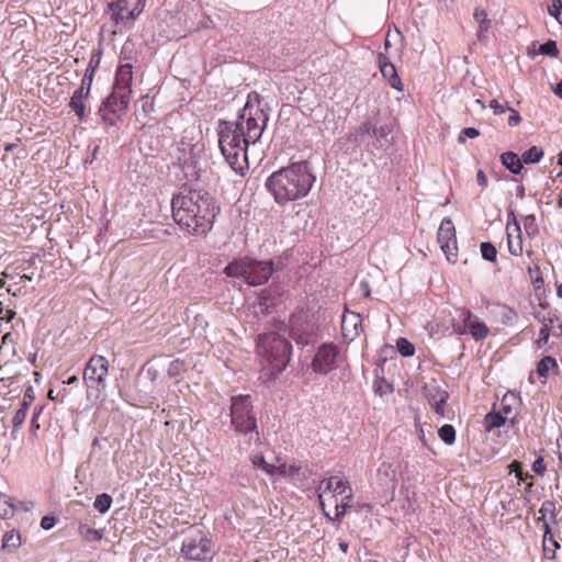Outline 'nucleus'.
Instances as JSON below:
<instances>
[{"instance_id": "14", "label": "nucleus", "mask_w": 562, "mask_h": 562, "mask_svg": "<svg viewBox=\"0 0 562 562\" xmlns=\"http://www.w3.org/2000/svg\"><path fill=\"white\" fill-rule=\"evenodd\" d=\"M376 483L382 492L393 493L397 486L396 471L392 464L382 462L376 471Z\"/></svg>"}, {"instance_id": "24", "label": "nucleus", "mask_w": 562, "mask_h": 562, "mask_svg": "<svg viewBox=\"0 0 562 562\" xmlns=\"http://www.w3.org/2000/svg\"><path fill=\"white\" fill-rule=\"evenodd\" d=\"M99 115L102 120V123L104 124L106 132H109V130L112 127L119 128V123L122 122L123 119L122 115L112 113V111L106 110L105 106L99 108Z\"/></svg>"}, {"instance_id": "17", "label": "nucleus", "mask_w": 562, "mask_h": 562, "mask_svg": "<svg viewBox=\"0 0 562 562\" xmlns=\"http://www.w3.org/2000/svg\"><path fill=\"white\" fill-rule=\"evenodd\" d=\"M313 329L308 324L299 323V321L291 319V338L301 346H306L311 341Z\"/></svg>"}, {"instance_id": "32", "label": "nucleus", "mask_w": 562, "mask_h": 562, "mask_svg": "<svg viewBox=\"0 0 562 562\" xmlns=\"http://www.w3.org/2000/svg\"><path fill=\"white\" fill-rule=\"evenodd\" d=\"M553 367H557L555 359L551 356H546L538 362L537 373L542 378H547L550 369Z\"/></svg>"}, {"instance_id": "9", "label": "nucleus", "mask_w": 562, "mask_h": 562, "mask_svg": "<svg viewBox=\"0 0 562 562\" xmlns=\"http://www.w3.org/2000/svg\"><path fill=\"white\" fill-rule=\"evenodd\" d=\"M180 553L191 561L212 560L214 555L212 540L206 532L192 527L184 535Z\"/></svg>"}, {"instance_id": "36", "label": "nucleus", "mask_w": 562, "mask_h": 562, "mask_svg": "<svg viewBox=\"0 0 562 562\" xmlns=\"http://www.w3.org/2000/svg\"><path fill=\"white\" fill-rule=\"evenodd\" d=\"M254 464L260 469H262L266 473L268 474H274L276 472H280V473H284L285 472V465H281L279 468L268 463L265 458L261 456V457H257L255 460H254Z\"/></svg>"}, {"instance_id": "64", "label": "nucleus", "mask_w": 562, "mask_h": 562, "mask_svg": "<svg viewBox=\"0 0 562 562\" xmlns=\"http://www.w3.org/2000/svg\"><path fill=\"white\" fill-rule=\"evenodd\" d=\"M553 92L562 99V80L555 86Z\"/></svg>"}, {"instance_id": "5", "label": "nucleus", "mask_w": 562, "mask_h": 562, "mask_svg": "<svg viewBox=\"0 0 562 562\" xmlns=\"http://www.w3.org/2000/svg\"><path fill=\"white\" fill-rule=\"evenodd\" d=\"M282 268L281 259L273 261L245 257L229 262L223 272L229 278H243L250 286H258L268 282L272 273Z\"/></svg>"}, {"instance_id": "42", "label": "nucleus", "mask_w": 562, "mask_h": 562, "mask_svg": "<svg viewBox=\"0 0 562 562\" xmlns=\"http://www.w3.org/2000/svg\"><path fill=\"white\" fill-rule=\"evenodd\" d=\"M539 54L550 57H557L559 55L557 42L553 40H549L546 43L541 44L539 46Z\"/></svg>"}, {"instance_id": "56", "label": "nucleus", "mask_w": 562, "mask_h": 562, "mask_svg": "<svg viewBox=\"0 0 562 562\" xmlns=\"http://www.w3.org/2000/svg\"><path fill=\"white\" fill-rule=\"evenodd\" d=\"M56 525V518L54 516H44L41 519V527L44 530H49Z\"/></svg>"}, {"instance_id": "59", "label": "nucleus", "mask_w": 562, "mask_h": 562, "mask_svg": "<svg viewBox=\"0 0 562 562\" xmlns=\"http://www.w3.org/2000/svg\"><path fill=\"white\" fill-rule=\"evenodd\" d=\"M509 473L519 474L522 471V463L518 460H514L508 464Z\"/></svg>"}, {"instance_id": "33", "label": "nucleus", "mask_w": 562, "mask_h": 562, "mask_svg": "<svg viewBox=\"0 0 562 562\" xmlns=\"http://www.w3.org/2000/svg\"><path fill=\"white\" fill-rule=\"evenodd\" d=\"M112 505V497L106 493L99 494L93 503V507L100 513L105 514Z\"/></svg>"}, {"instance_id": "3", "label": "nucleus", "mask_w": 562, "mask_h": 562, "mask_svg": "<svg viewBox=\"0 0 562 562\" xmlns=\"http://www.w3.org/2000/svg\"><path fill=\"white\" fill-rule=\"evenodd\" d=\"M243 122L221 121L218 124V146L225 161L236 173L244 176L248 170L247 148Z\"/></svg>"}, {"instance_id": "6", "label": "nucleus", "mask_w": 562, "mask_h": 562, "mask_svg": "<svg viewBox=\"0 0 562 562\" xmlns=\"http://www.w3.org/2000/svg\"><path fill=\"white\" fill-rule=\"evenodd\" d=\"M259 348H261L263 361L268 364L272 376L280 374L290 362L292 345L285 337L277 333L260 336Z\"/></svg>"}, {"instance_id": "4", "label": "nucleus", "mask_w": 562, "mask_h": 562, "mask_svg": "<svg viewBox=\"0 0 562 562\" xmlns=\"http://www.w3.org/2000/svg\"><path fill=\"white\" fill-rule=\"evenodd\" d=\"M231 424L235 432L241 438L240 449H249L252 445L260 443L258 422L254 409L251 396L239 394L231 398Z\"/></svg>"}, {"instance_id": "7", "label": "nucleus", "mask_w": 562, "mask_h": 562, "mask_svg": "<svg viewBox=\"0 0 562 562\" xmlns=\"http://www.w3.org/2000/svg\"><path fill=\"white\" fill-rule=\"evenodd\" d=\"M252 100L258 104L260 103V95L255 91L248 94L247 102L239 112L236 122H243L246 142L256 144L261 138L269 117L261 108L252 105Z\"/></svg>"}, {"instance_id": "39", "label": "nucleus", "mask_w": 562, "mask_h": 562, "mask_svg": "<svg viewBox=\"0 0 562 562\" xmlns=\"http://www.w3.org/2000/svg\"><path fill=\"white\" fill-rule=\"evenodd\" d=\"M438 436L446 445H452L456 441V429L452 425L445 424L439 428Z\"/></svg>"}, {"instance_id": "30", "label": "nucleus", "mask_w": 562, "mask_h": 562, "mask_svg": "<svg viewBox=\"0 0 562 562\" xmlns=\"http://www.w3.org/2000/svg\"><path fill=\"white\" fill-rule=\"evenodd\" d=\"M507 246L508 251L513 256H521L522 255V238L521 233H517V236L513 238V235L510 232H507Z\"/></svg>"}, {"instance_id": "1", "label": "nucleus", "mask_w": 562, "mask_h": 562, "mask_svg": "<svg viewBox=\"0 0 562 562\" xmlns=\"http://www.w3.org/2000/svg\"><path fill=\"white\" fill-rule=\"evenodd\" d=\"M172 217L187 233L206 235L213 227L220 205L213 195L202 189L183 187L172 196Z\"/></svg>"}, {"instance_id": "13", "label": "nucleus", "mask_w": 562, "mask_h": 562, "mask_svg": "<svg viewBox=\"0 0 562 562\" xmlns=\"http://www.w3.org/2000/svg\"><path fill=\"white\" fill-rule=\"evenodd\" d=\"M424 395L431 405L436 414L445 415V405L449 398V393L435 384H426L423 389Z\"/></svg>"}, {"instance_id": "19", "label": "nucleus", "mask_w": 562, "mask_h": 562, "mask_svg": "<svg viewBox=\"0 0 562 562\" xmlns=\"http://www.w3.org/2000/svg\"><path fill=\"white\" fill-rule=\"evenodd\" d=\"M502 165L513 175H519L524 169V161L514 151H505L501 155Z\"/></svg>"}, {"instance_id": "31", "label": "nucleus", "mask_w": 562, "mask_h": 562, "mask_svg": "<svg viewBox=\"0 0 562 562\" xmlns=\"http://www.w3.org/2000/svg\"><path fill=\"white\" fill-rule=\"evenodd\" d=\"M498 315L504 325H514L518 318L516 311L507 305L499 306Z\"/></svg>"}, {"instance_id": "62", "label": "nucleus", "mask_w": 562, "mask_h": 562, "mask_svg": "<svg viewBox=\"0 0 562 562\" xmlns=\"http://www.w3.org/2000/svg\"><path fill=\"white\" fill-rule=\"evenodd\" d=\"M378 59H379V67H384V65H392V63L390 61L389 57L386 55H384L383 53H380L379 56H378Z\"/></svg>"}, {"instance_id": "47", "label": "nucleus", "mask_w": 562, "mask_h": 562, "mask_svg": "<svg viewBox=\"0 0 562 562\" xmlns=\"http://www.w3.org/2000/svg\"><path fill=\"white\" fill-rule=\"evenodd\" d=\"M539 514H550V518L553 522L557 521L555 503L552 501H544L539 509Z\"/></svg>"}, {"instance_id": "60", "label": "nucleus", "mask_w": 562, "mask_h": 562, "mask_svg": "<svg viewBox=\"0 0 562 562\" xmlns=\"http://www.w3.org/2000/svg\"><path fill=\"white\" fill-rule=\"evenodd\" d=\"M476 181L480 187H482V188L487 187V177L482 169L477 170V172H476Z\"/></svg>"}, {"instance_id": "51", "label": "nucleus", "mask_w": 562, "mask_h": 562, "mask_svg": "<svg viewBox=\"0 0 562 562\" xmlns=\"http://www.w3.org/2000/svg\"><path fill=\"white\" fill-rule=\"evenodd\" d=\"M509 400H513L515 401V396L512 394V395H505L503 398H502V402H501V411L503 413L504 416H508L512 412V406L510 404L508 403Z\"/></svg>"}, {"instance_id": "55", "label": "nucleus", "mask_w": 562, "mask_h": 562, "mask_svg": "<svg viewBox=\"0 0 562 562\" xmlns=\"http://www.w3.org/2000/svg\"><path fill=\"white\" fill-rule=\"evenodd\" d=\"M512 222L515 225V232L520 234V226H519V224H518V222L516 220L515 212H514V210L512 207H509L508 209V215H507V228H506L507 232H509V225H510Z\"/></svg>"}, {"instance_id": "11", "label": "nucleus", "mask_w": 562, "mask_h": 562, "mask_svg": "<svg viewBox=\"0 0 562 562\" xmlns=\"http://www.w3.org/2000/svg\"><path fill=\"white\" fill-rule=\"evenodd\" d=\"M338 350L336 346L331 344H323L316 351L313 361L312 369L314 372L319 374H326L335 368L336 358Z\"/></svg>"}, {"instance_id": "40", "label": "nucleus", "mask_w": 562, "mask_h": 562, "mask_svg": "<svg viewBox=\"0 0 562 562\" xmlns=\"http://www.w3.org/2000/svg\"><path fill=\"white\" fill-rule=\"evenodd\" d=\"M396 348L403 357H411L415 353L414 345L404 337L397 339Z\"/></svg>"}, {"instance_id": "46", "label": "nucleus", "mask_w": 562, "mask_h": 562, "mask_svg": "<svg viewBox=\"0 0 562 562\" xmlns=\"http://www.w3.org/2000/svg\"><path fill=\"white\" fill-rule=\"evenodd\" d=\"M27 416V409L26 404L21 405V407L15 412L13 418H12V425L15 429L20 428L23 423L25 422V418Z\"/></svg>"}, {"instance_id": "54", "label": "nucleus", "mask_w": 562, "mask_h": 562, "mask_svg": "<svg viewBox=\"0 0 562 562\" xmlns=\"http://www.w3.org/2000/svg\"><path fill=\"white\" fill-rule=\"evenodd\" d=\"M348 507H349L348 503H345V502H341L340 504H336L335 518H330V519L331 520L333 519L340 520L345 516Z\"/></svg>"}, {"instance_id": "10", "label": "nucleus", "mask_w": 562, "mask_h": 562, "mask_svg": "<svg viewBox=\"0 0 562 562\" xmlns=\"http://www.w3.org/2000/svg\"><path fill=\"white\" fill-rule=\"evenodd\" d=\"M437 239L448 261L454 262L457 259L456 228L449 217H446L441 221L437 234Z\"/></svg>"}, {"instance_id": "61", "label": "nucleus", "mask_w": 562, "mask_h": 562, "mask_svg": "<svg viewBox=\"0 0 562 562\" xmlns=\"http://www.w3.org/2000/svg\"><path fill=\"white\" fill-rule=\"evenodd\" d=\"M371 130V122H364L360 127H359V134L360 136H364V135H368V133L370 132Z\"/></svg>"}, {"instance_id": "44", "label": "nucleus", "mask_w": 562, "mask_h": 562, "mask_svg": "<svg viewBox=\"0 0 562 562\" xmlns=\"http://www.w3.org/2000/svg\"><path fill=\"white\" fill-rule=\"evenodd\" d=\"M186 371V364L183 361L176 359L169 363L167 373L169 376L177 378L180 376L182 372Z\"/></svg>"}, {"instance_id": "57", "label": "nucleus", "mask_w": 562, "mask_h": 562, "mask_svg": "<svg viewBox=\"0 0 562 562\" xmlns=\"http://www.w3.org/2000/svg\"><path fill=\"white\" fill-rule=\"evenodd\" d=\"M507 109L512 111V114L508 117V125L509 126L518 125L520 123V121H521L520 114L516 110H513L509 106H507Z\"/></svg>"}, {"instance_id": "16", "label": "nucleus", "mask_w": 562, "mask_h": 562, "mask_svg": "<svg viewBox=\"0 0 562 562\" xmlns=\"http://www.w3.org/2000/svg\"><path fill=\"white\" fill-rule=\"evenodd\" d=\"M89 93L90 92L78 88L75 90L68 103V106L71 109V111L75 112V114L78 116L80 121H83L86 119L89 110L87 106Z\"/></svg>"}, {"instance_id": "63", "label": "nucleus", "mask_w": 562, "mask_h": 562, "mask_svg": "<svg viewBox=\"0 0 562 562\" xmlns=\"http://www.w3.org/2000/svg\"><path fill=\"white\" fill-rule=\"evenodd\" d=\"M471 317H472V313H471V311H469V310H463V311L461 312V318H462V321H463V323H464V326H467V323H468V322H470Z\"/></svg>"}, {"instance_id": "23", "label": "nucleus", "mask_w": 562, "mask_h": 562, "mask_svg": "<svg viewBox=\"0 0 562 562\" xmlns=\"http://www.w3.org/2000/svg\"><path fill=\"white\" fill-rule=\"evenodd\" d=\"M380 71H381L382 76L389 81V85L393 89H395L397 91L403 90V83H402L401 78L398 77L396 68L393 64L384 65V67H381Z\"/></svg>"}, {"instance_id": "35", "label": "nucleus", "mask_w": 562, "mask_h": 562, "mask_svg": "<svg viewBox=\"0 0 562 562\" xmlns=\"http://www.w3.org/2000/svg\"><path fill=\"white\" fill-rule=\"evenodd\" d=\"M98 64H99V61H97L95 65H93V59L90 60L89 66L86 69V72L81 80V85H80L79 89L90 92L94 70H95V67L98 66Z\"/></svg>"}, {"instance_id": "8", "label": "nucleus", "mask_w": 562, "mask_h": 562, "mask_svg": "<svg viewBox=\"0 0 562 562\" xmlns=\"http://www.w3.org/2000/svg\"><path fill=\"white\" fill-rule=\"evenodd\" d=\"M109 361L104 356L93 355L85 366L82 380L88 401L97 402L106 387Z\"/></svg>"}, {"instance_id": "22", "label": "nucleus", "mask_w": 562, "mask_h": 562, "mask_svg": "<svg viewBox=\"0 0 562 562\" xmlns=\"http://www.w3.org/2000/svg\"><path fill=\"white\" fill-rule=\"evenodd\" d=\"M536 318L542 323V327L540 328L539 330V338L537 339L536 344H537V347L538 348H542L543 346H546L549 341V337H550V331H551V326H552V323H553V318L552 317H546V316H540L539 314L536 315Z\"/></svg>"}, {"instance_id": "2", "label": "nucleus", "mask_w": 562, "mask_h": 562, "mask_svg": "<svg viewBox=\"0 0 562 562\" xmlns=\"http://www.w3.org/2000/svg\"><path fill=\"white\" fill-rule=\"evenodd\" d=\"M316 177L308 161L293 162L272 172L265 187L277 204L283 206L289 202L305 198L312 190Z\"/></svg>"}, {"instance_id": "48", "label": "nucleus", "mask_w": 562, "mask_h": 562, "mask_svg": "<svg viewBox=\"0 0 562 562\" xmlns=\"http://www.w3.org/2000/svg\"><path fill=\"white\" fill-rule=\"evenodd\" d=\"M479 135L480 132L475 127H465L460 132L458 136V142L462 144L467 140V138H475Z\"/></svg>"}, {"instance_id": "27", "label": "nucleus", "mask_w": 562, "mask_h": 562, "mask_svg": "<svg viewBox=\"0 0 562 562\" xmlns=\"http://www.w3.org/2000/svg\"><path fill=\"white\" fill-rule=\"evenodd\" d=\"M506 419L502 412H491L484 418L485 429L491 431L493 428H499L505 425Z\"/></svg>"}, {"instance_id": "49", "label": "nucleus", "mask_w": 562, "mask_h": 562, "mask_svg": "<svg viewBox=\"0 0 562 562\" xmlns=\"http://www.w3.org/2000/svg\"><path fill=\"white\" fill-rule=\"evenodd\" d=\"M14 344L15 340L12 333H5L1 338L0 352L7 347H11L12 353H15Z\"/></svg>"}, {"instance_id": "29", "label": "nucleus", "mask_w": 562, "mask_h": 562, "mask_svg": "<svg viewBox=\"0 0 562 562\" xmlns=\"http://www.w3.org/2000/svg\"><path fill=\"white\" fill-rule=\"evenodd\" d=\"M544 153L539 146H531L529 149L525 150L521 155V159L524 164H537L541 160Z\"/></svg>"}, {"instance_id": "41", "label": "nucleus", "mask_w": 562, "mask_h": 562, "mask_svg": "<svg viewBox=\"0 0 562 562\" xmlns=\"http://www.w3.org/2000/svg\"><path fill=\"white\" fill-rule=\"evenodd\" d=\"M524 228L529 237H535L539 233L536 216L533 214L524 217Z\"/></svg>"}, {"instance_id": "20", "label": "nucleus", "mask_w": 562, "mask_h": 562, "mask_svg": "<svg viewBox=\"0 0 562 562\" xmlns=\"http://www.w3.org/2000/svg\"><path fill=\"white\" fill-rule=\"evenodd\" d=\"M109 11L112 13V20L115 24L130 21L126 15L128 10V0H116L109 3Z\"/></svg>"}, {"instance_id": "43", "label": "nucleus", "mask_w": 562, "mask_h": 562, "mask_svg": "<svg viewBox=\"0 0 562 562\" xmlns=\"http://www.w3.org/2000/svg\"><path fill=\"white\" fill-rule=\"evenodd\" d=\"M548 13L562 25V0H551L548 4Z\"/></svg>"}, {"instance_id": "45", "label": "nucleus", "mask_w": 562, "mask_h": 562, "mask_svg": "<svg viewBox=\"0 0 562 562\" xmlns=\"http://www.w3.org/2000/svg\"><path fill=\"white\" fill-rule=\"evenodd\" d=\"M392 127L389 124H383L376 127L374 131V138L380 146H382V140L387 142V136L391 134Z\"/></svg>"}, {"instance_id": "21", "label": "nucleus", "mask_w": 562, "mask_h": 562, "mask_svg": "<svg viewBox=\"0 0 562 562\" xmlns=\"http://www.w3.org/2000/svg\"><path fill=\"white\" fill-rule=\"evenodd\" d=\"M560 548V544L554 539L551 528L547 521L543 525V552L547 559H553L555 557L557 549Z\"/></svg>"}, {"instance_id": "28", "label": "nucleus", "mask_w": 562, "mask_h": 562, "mask_svg": "<svg viewBox=\"0 0 562 562\" xmlns=\"http://www.w3.org/2000/svg\"><path fill=\"white\" fill-rule=\"evenodd\" d=\"M473 15L479 23L477 38L482 41L483 34L491 27L492 21L487 18V13L484 10L476 9Z\"/></svg>"}, {"instance_id": "12", "label": "nucleus", "mask_w": 562, "mask_h": 562, "mask_svg": "<svg viewBox=\"0 0 562 562\" xmlns=\"http://www.w3.org/2000/svg\"><path fill=\"white\" fill-rule=\"evenodd\" d=\"M130 98L131 91L113 89V92L102 101L100 106H105L112 113L124 116L128 109Z\"/></svg>"}, {"instance_id": "38", "label": "nucleus", "mask_w": 562, "mask_h": 562, "mask_svg": "<svg viewBox=\"0 0 562 562\" xmlns=\"http://www.w3.org/2000/svg\"><path fill=\"white\" fill-rule=\"evenodd\" d=\"M470 334L475 340H482L488 335L487 326L482 322H473L469 326Z\"/></svg>"}, {"instance_id": "37", "label": "nucleus", "mask_w": 562, "mask_h": 562, "mask_svg": "<svg viewBox=\"0 0 562 562\" xmlns=\"http://www.w3.org/2000/svg\"><path fill=\"white\" fill-rule=\"evenodd\" d=\"M482 258L490 262H495L497 257V249L491 241H483L480 245Z\"/></svg>"}, {"instance_id": "34", "label": "nucleus", "mask_w": 562, "mask_h": 562, "mask_svg": "<svg viewBox=\"0 0 562 562\" xmlns=\"http://www.w3.org/2000/svg\"><path fill=\"white\" fill-rule=\"evenodd\" d=\"M15 498L8 495H0V502H2L7 507L0 512V516L2 518H10L16 512Z\"/></svg>"}, {"instance_id": "52", "label": "nucleus", "mask_w": 562, "mask_h": 562, "mask_svg": "<svg viewBox=\"0 0 562 562\" xmlns=\"http://www.w3.org/2000/svg\"><path fill=\"white\" fill-rule=\"evenodd\" d=\"M532 471L538 475H543L546 472V465L543 462V457L539 456L531 465Z\"/></svg>"}, {"instance_id": "53", "label": "nucleus", "mask_w": 562, "mask_h": 562, "mask_svg": "<svg viewBox=\"0 0 562 562\" xmlns=\"http://www.w3.org/2000/svg\"><path fill=\"white\" fill-rule=\"evenodd\" d=\"M34 390L32 386H27L25 392H24V396H23V401L21 403V405H25L26 404V409L29 411V407L31 406L32 402L34 401Z\"/></svg>"}, {"instance_id": "26", "label": "nucleus", "mask_w": 562, "mask_h": 562, "mask_svg": "<svg viewBox=\"0 0 562 562\" xmlns=\"http://www.w3.org/2000/svg\"><path fill=\"white\" fill-rule=\"evenodd\" d=\"M79 535L85 541L97 542L103 537V529H93L87 524H80L78 528Z\"/></svg>"}, {"instance_id": "50", "label": "nucleus", "mask_w": 562, "mask_h": 562, "mask_svg": "<svg viewBox=\"0 0 562 562\" xmlns=\"http://www.w3.org/2000/svg\"><path fill=\"white\" fill-rule=\"evenodd\" d=\"M145 3H146V0H137L136 5L127 12L126 18L130 21H134L136 19V16H138L140 14V12L143 11Z\"/></svg>"}, {"instance_id": "25", "label": "nucleus", "mask_w": 562, "mask_h": 562, "mask_svg": "<svg viewBox=\"0 0 562 562\" xmlns=\"http://www.w3.org/2000/svg\"><path fill=\"white\" fill-rule=\"evenodd\" d=\"M21 546L20 533L10 530L3 535L1 549L8 553L14 552Z\"/></svg>"}, {"instance_id": "58", "label": "nucleus", "mask_w": 562, "mask_h": 562, "mask_svg": "<svg viewBox=\"0 0 562 562\" xmlns=\"http://www.w3.org/2000/svg\"><path fill=\"white\" fill-rule=\"evenodd\" d=\"M508 106V103H506V106L502 105L497 100H492L490 102V108L494 110L495 114L504 113Z\"/></svg>"}, {"instance_id": "15", "label": "nucleus", "mask_w": 562, "mask_h": 562, "mask_svg": "<svg viewBox=\"0 0 562 562\" xmlns=\"http://www.w3.org/2000/svg\"><path fill=\"white\" fill-rule=\"evenodd\" d=\"M318 490L323 492H333L334 494L337 495H344L348 490L349 493L346 495L345 498L348 501L352 498V492L348 481L339 475H334L330 476L329 479L323 480L319 484Z\"/></svg>"}, {"instance_id": "18", "label": "nucleus", "mask_w": 562, "mask_h": 562, "mask_svg": "<svg viewBox=\"0 0 562 562\" xmlns=\"http://www.w3.org/2000/svg\"><path fill=\"white\" fill-rule=\"evenodd\" d=\"M133 80V71L131 64H122L119 66L115 75L114 90L131 91Z\"/></svg>"}]
</instances>
